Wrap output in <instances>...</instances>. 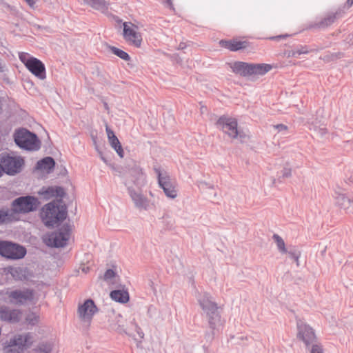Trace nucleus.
Masks as SVG:
<instances>
[{
  "label": "nucleus",
  "instance_id": "f257e3e1",
  "mask_svg": "<svg viewBox=\"0 0 353 353\" xmlns=\"http://www.w3.org/2000/svg\"><path fill=\"white\" fill-rule=\"evenodd\" d=\"M68 216L67 208L55 201L46 204L41 209V218L46 226L53 228L59 225Z\"/></svg>",
  "mask_w": 353,
  "mask_h": 353
},
{
  "label": "nucleus",
  "instance_id": "f03ea898",
  "mask_svg": "<svg viewBox=\"0 0 353 353\" xmlns=\"http://www.w3.org/2000/svg\"><path fill=\"white\" fill-rule=\"evenodd\" d=\"M197 301L206 314L209 327L214 329L221 322V315L218 311L217 304L208 292L199 294L197 296Z\"/></svg>",
  "mask_w": 353,
  "mask_h": 353
},
{
  "label": "nucleus",
  "instance_id": "7ed1b4c3",
  "mask_svg": "<svg viewBox=\"0 0 353 353\" xmlns=\"http://www.w3.org/2000/svg\"><path fill=\"white\" fill-rule=\"evenodd\" d=\"M14 140L18 147L28 151H37L41 148V141L37 134L26 128L16 130Z\"/></svg>",
  "mask_w": 353,
  "mask_h": 353
},
{
  "label": "nucleus",
  "instance_id": "20e7f679",
  "mask_svg": "<svg viewBox=\"0 0 353 353\" xmlns=\"http://www.w3.org/2000/svg\"><path fill=\"white\" fill-rule=\"evenodd\" d=\"M19 58L27 69L36 77L41 80L46 78V66L41 60L23 52L19 53Z\"/></svg>",
  "mask_w": 353,
  "mask_h": 353
},
{
  "label": "nucleus",
  "instance_id": "39448f33",
  "mask_svg": "<svg viewBox=\"0 0 353 353\" xmlns=\"http://www.w3.org/2000/svg\"><path fill=\"white\" fill-rule=\"evenodd\" d=\"M0 165L4 168V173L14 176L21 172L24 160L21 157H13L8 153L0 154Z\"/></svg>",
  "mask_w": 353,
  "mask_h": 353
},
{
  "label": "nucleus",
  "instance_id": "423d86ee",
  "mask_svg": "<svg viewBox=\"0 0 353 353\" xmlns=\"http://www.w3.org/2000/svg\"><path fill=\"white\" fill-rule=\"evenodd\" d=\"M24 246L10 241H0V255L9 259H21L26 254Z\"/></svg>",
  "mask_w": 353,
  "mask_h": 353
},
{
  "label": "nucleus",
  "instance_id": "0eeeda50",
  "mask_svg": "<svg viewBox=\"0 0 353 353\" xmlns=\"http://www.w3.org/2000/svg\"><path fill=\"white\" fill-rule=\"evenodd\" d=\"M216 125L224 133L227 134L232 139L239 138L242 139L245 136L238 130V122L235 118H232L226 115L221 116L217 122Z\"/></svg>",
  "mask_w": 353,
  "mask_h": 353
},
{
  "label": "nucleus",
  "instance_id": "6e6552de",
  "mask_svg": "<svg viewBox=\"0 0 353 353\" xmlns=\"http://www.w3.org/2000/svg\"><path fill=\"white\" fill-rule=\"evenodd\" d=\"M154 170L157 176L158 184L163 189L167 197L175 199L177 196V191L174 182L167 172L162 171L160 167L154 166Z\"/></svg>",
  "mask_w": 353,
  "mask_h": 353
},
{
  "label": "nucleus",
  "instance_id": "1a4fd4ad",
  "mask_svg": "<svg viewBox=\"0 0 353 353\" xmlns=\"http://www.w3.org/2000/svg\"><path fill=\"white\" fill-rule=\"evenodd\" d=\"M38 204V199L35 196H20L12 201V210L15 213H28L36 210Z\"/></svg>",
  "mask_w": 353,
  "mask_h": 353
},
{
  "label": "nucleus",
  "instance_id": "9d476101",
  "mask_svg": "<svg viewBox=\"0 0 353 353\" xmlns=\"http://www.w3.org/2000/svg\"><path fill=\"white\" fill-rule=\"evenodd\" d=\"M70 235L69 225H63L57 231L52 232L48 236L46 244L48 246L59 248L67 245Z\"/></svg>",
  "mask_w": 353,
  "mask_h": 353
},
{
  "label": "nucleus",
  "instance_id": "9b49d317",
  "mask_svg": "<svg viewBox=\"0 0 353 353\" xmlns=\"http://www.w3.org/2000/svg\"><path fill=\"white\" fill-rule=\"evenodd\" d=\"M297 337L301 340L306 347H309L311 344L317 341L314 330L309 325L303 321H297Z\"/></svg>",
  "mask_w": 353,
  "mask_h": 353
},
{
  "label": "nucleus",
  "instance_id": "f8f14e48",
  "mask_svg": "<svg viewBox=\"0 0 353 353\" xmlns=\"http://www.w3.org/2000/svg\"><path fill=\"white\" fill-rule=\"evenodd\" d=\"M6 344V347L11 350L14 348L20 353L31 345L30 334H17L7 341Z\"/></svg>",
  "mask_w": 353,
  "mask_h": 353
},
{
  "label": "nucleus",
  "instance_id": "ddd939ff",
  "mask_svg": "<svg viewBox=\"0 0 353 353\" xmlns=\"http://www.w3.org/2000/svg\"><path fill=\"white\" fill-rule=\"evenodd\" d=\"M10 302L14 305H23L33 299L32 290L26 289L25 290H14L7 292Z\"/></svg>",
  "mask_w": 353,
  "mask_h": 353
},
{
  "label": "nucleus",
  "instance_id": "4468645a",
  "mask_svg": "<svg viewBox=\"0 0 353 353\" xmlns=\"http://www.w3.org/2000/svg\"><path fill=\"white\" fill-rule=\"evenodd\" d=\"M21 312L18 309H12L3 305L0 306V320L10 323H17L21 320Z\"/></svg>",
  "mask_w": 353,
  "mask_h": 353
},
{
  "label": "nucleus",
  "instance_id": "2eb2a0df",
  "mask_svg": "<svg viewBox=\"0 0 353 353\" xmlns=\"http://www.w3.org/2000/svg\"><path fill=\"white\" fill-rule=\"evenodd\" d=\"M128 192L137 208L145 210L149 208V200L141 193V190L136 191L133 187L128 186Z\"/></svg>",
  "mask_w": 353,
  "mask_h": 353
},
{
  "label": "nucleus",
  "instance_id": "dca6fc26",
  "mask_svg": "<svg viewBox=\"0 0 353 353\" xmlns=\"http://www.w3.org/2000/svg\"><path fill=\"white\" fill-rule=\"evenodd\" d=\"M97 311L98 308L94 301L91 299H86L78 307L79 316L85 320H90Z\"/></svg>",
  "mask_w": 353,
  "mask_h": 353
},
{
  "label": "nucleus",
  "instance_id": "f3484780",
  "mask_svg": "<svg viewBox=\"0 0 353 353\" xmlns=\"http://www.w3.org/2000/svg\"><path fill=\"white\" fill-rule=\"evenodd\" d=\"M123 37L125 39L129 41L132 46L139 48L142 43V37L141 33L137 32L134 28L128 26L127 23H123Z\"/></svg>",
  "mask_w": 353,
  "mask_h": 353
},
{
  "label": "nucleus",
  "instance_id": "a211bd4d",
  "mask_svg": "<svg viewBox=\"0 0 353 353\" xmlns=\"http://www.w3.org/2000/svg\"><path fill=\"white\" fill-rule=\"evenodd\" d=\"M336 204L345 210L347 213H353V199L346 196L343 193L336 190L334 192Z\"/></svg>",
  "mask_w": 353,
  "mask_h": 353
},
{
  "label": "nucleus",
  "instance_id": "6ab92c4d",
  "mask_svg": "<svg viewBox=\"0 0 353 353\" xmlns=\"http://www.w3.org/2000/svg\"><path fill=\"white\" fill-rule=\"evenodd\" d=\"M105 131L110 145L116 151L117 154L121 158H123L124 156V151L122 145L114 131L108 126V124H105Z\"/></svg>",
  "mask_w": 353,
  "mask_h": 353
},
{
  "label": "nucleus",
  "instance_id": "aec40b11",
  "mask_svg": "<svg viewBox=\"0 0 353 353\" xmlns=\"http://www.w3.org/2000/svg\"><path fill=\"white\" fill-rule=\"evenodd\" d=\"M230 68L232 71L243 77H248L251 76V63L243 61H234Z\"/></svg>",
  "mask_w": 353,
  "mask_h": 353
},
{
  "label": "nucleus",
  "instance_id": "412c9836",
  "mask_svg": "<svg viewBox=\"0 0 353 353\" xmlns=\"http://www.w3.org/2000/svg\"><path fill=\"white\" fill-rule=\"evenodd\" d=\"M248 43L245 41L237 40H220L219 45L224 48L228 49L232 52H236L238 50L245 49L248 47Z\"/></svg>",
  "mask_w": 353,
  "mask_h": 353
},
{
  "label": "nucleus",
  "instance_id": "4be33fe9",
  "mask_svg": "<svg viewBox=\"0 0 353 353\" xmlns=\"http://www.w3.org/2000/svg\"><path fill=\"white\" fill-rule=\"evenodd\" d=\"M55 164V161L52 157H46L37 162L35 169L50 173L54 170Z\"/></svg>",
  "mask_w": 353,
  "mask_h": 353
},
{
  "label": "nucleus",
  "instance_id": "5701e85b",
  "mask_svg": "<svg viewBox=\"0 0 353 353\" xmlns=\"http://www.w3.org/2000/svg\"><path fill=\"white\" fill-rule=\"evenodd\" d=\"M340 15V11L330 14L322 19L319 22L310 25L309 28H325L332 25Z\"/></svg>",
  "mask_w": 353,
  "mask_h": 353
},
{
  "label": "nucleus",
  "instance_id": "b1692460",
  "mask_svg": "<svg viewBox=\"0 0 353 353\" xmlns=\"http://www.w3.org/2000/svg\"><path fill=\"white\" fill-rule=\"evenodd\" d=\"M110 296L113 301L120 303H126L130 300L129 293L124 289L112 290Z\"/></svg>",
  "mask_w": 353,
  "mask_h": 353
},
{
  "label": "nucleus",
  "instance_id": "393cba45",
  "mask_svg": "<svg viewBox=\"0 0 353 353\" xmlns=\"http://www.w3.org/2000/svg\"><path fill=\"white\" fill-rule=\"evenodd\" d=\"M272 65L267 63H252L251 76L264 75L272 69Z\"/></svg>",
  "mask_w": 353,
  "mask_h": 353
},
{
  "label": "nucleus",
  "instance_id": "a878e982",
  "mask_svg": "<svg viewBox=\"0 0 353 353\" xmlns=\"http://www.w3.org/2000/svg\"><path fill=\"white\" fill-rule=\"evenodd\" d=\"M84 3L102 12L108 9V3L105 0H83Z\"/></svg>",
  "mask_w": 353,
  "mask_h": 353
},
{
  "label": "nucleus",
  "instance_id": "bb28decb",
  "mask_svg": "<svg viewBox=\"0 0 353 353\" xmlns=\"http://www.w3.org/2000/svg\"><path fill=\"white\" fill-rule=\"evenodd\" d=\"M272 239L275 241L277 248L282 254H286L288 250L285 248V244L283 239L277 234H274Z\"/></svg>",
  "mask_w": 353,
  "mask_h": 353
},
{
  "label": "nucleus",
  "instance_id": "cd10ccee",
  "mask_svg": "<svg viewBox=\"0 0 353 353\" xmlns=\"http://www.w3.org/2000/svg\"><path fill=\"white\" fill-rule=\"evenodd\" d=\"M110 51L116 56L119 57L120 59L124 61H129L130 59V57L126 52L123 51L121 49H119L115 46H110Z\"/></svg>",
  "mask_w": 353,
  "mask_h": 353
},
{
  "label": "nucleus",
  "instance_id": "c85d7f7f",
  "mask_svg": "<svg viewBox=\"0 0 353 353\" xmlns=\"http://www.w3.org/2000/svg\"><path fill=\"white\" fill-rule=\"evenodd\" d=\"M39 194L43 196V198L46 200H48L52 197H54V186H49L48 188L43 187L39 192Z\"/></svg>",
  "mask_w": 353,
  "mask_h": 353
},
{
  "label": "nucleus",
  "instance_id": "c756f323",
  "mask_svg": "<svg viewBox=\"0 0 353 353\" xmlns=\"http://www.w3.org/2000/svg\"><path fill=\"white\" fill-rule=\"evenodd\" d=\"M12 214L9 212L8 210L0 208V225L11 221L12 220Z\"/></svg>",
  "mask_w": 353,
  "mask_h": 353
},
{
  "label": "nucleus",
  "instance_id": "7c9ffc66",
  "mask_svg": "<svg viewBox=\"0 0 353 353\" xmlns=\"http://www.w3.org/2000/svg\"><path fill=\"white\" fill-rule=\"evenodd\" d=\"M307 348L310 350V353H324L323 345L317 341Z\"/></svg>",
  "mask_w": 353,
  "mask_h": 353
},
{
  "label": "nucleus",
  "instance_id": "2f4dec72",
  "mask_svg": "<svg viewBox=\"0 0 353 353\" xmlns=\"http://www.w3.org/2000/svg\"><path fill=\"white\" fill-rule=\"evenodd\" d=\"M135 185L139 188L143 186L146 183V176L144 173L140 172L138 173V177L134 181Z\"/></svg>",
  "mask_w": 353,
  "mask_h": 353
},
{
  "label": "nucleus",
  "instance_id": "473e14b6",
  "mask_svg": "<svg viewBox=\"0 0 353 353\" xmlns=\"http://www.w3.org/2000/svg\"><path fill=\"white\" fill-rule=\"evenodd\" d=\"M52 346L50 343H41L39 346V353H52Z\"/></svg>",
  "mask_w": 353,
  "mask_h": 353
},
{
  "label": "nucleus",
  "instance_id": "72a5a7b5",
  "mask_svg": "<svg viewBox=\"0 0 353 353\" xmlns=\"http://www.w3.org/2000/svg\"><path fill=\"white\" fill-rule=\"evenodd\" d=\"M220 325H221V323L214 329L210 328L211 330L210 332H207L205 333V339L208 342H211L214 339V336L216 334V332L218 330Z\"/></svg>",
  "mask_w": 353,
  "mask_h": 353
},
{
  "label": "nucleus",
  "instance_id": "f704fd0d",
  "mask_svg": "<svg viewBox=\"0 0 353 353\" xmlns=\"http://www.w3.org/2000/svg\"><path fill=\"white\" fill-rule=\"evenodd\" d=\"M54 197H59L61 199L64 197L65 192L63 188L61 186L54 187Z\"/></svg>",
  "mask_w": 353,
  "mask_h": 353
},
{
  "label": "nucleus",
  "instance_id": "c9c22d12",
  "mask_svg": "<svg viewBox=\"0 0 353 353\" xmlns=\"http://www.w3.org/2000/svg\"><path fill=\"white\" fill-rule=\"evenodd\" d=\"M291 174H292L291 169L288 168H284L281 170V175L279 176L277 180L279 182H281V178H283V179L288 178V177H290L291 176Z\"/></svg>",
  "mask_w": 353,
  "mask_h": 353
},
{
  "label": "nucleus",
  "instance_id": "e433bc0d",
  "mask_svg": "<svg viewBox=\"0 0 353 353\" xmlns=\"http://www.w3.org/2000/svg\"><path fill=\"white\" fill-rule=\"evenodd\" d=\"M288 254L290 255V258L294 260L296 262L297 265H299V259L300 257V252L298 250H288Z\"/></svg>",
  "mask_w": 353,
  "mask_h": 353
},
{
  "label": "nucleus",
  "instance_id": "4c0bfd02",
  "mask_svg": "<svg viewBox=\"0 0 353 353\" xmlns=\"http://www.w3.org/2000/svg\"><path fill=\"white\" fill-rule=\"evenodd\" d=\"M116 275L115 272L112 269H108L103 275L104 281L108 282Z\"/></svg>",
  "mask_w": 353,
  "mask_h": 353
},
{
  "label": "nucleus",
  "instance_id": "58836bf2",
  "mask_svg": "<svg viewBox=\"0 0 353 353\" xmlns=\"http://www.w3.org/2000/svg\"><path fill=\"white\" fill-rule=\"evenodd\" d=\"M288 57L298 58L300 56V52H298L296 49L289 50L285 53Z\"/></svg>",
  "mask_w": 353,
  "mask_h": 353
},
{
  "label": "nucleus",
  "instance_id": "ea45409f",
  "mask_svg": "<svg viewBox=\"0 0 353 353\" xmlns=\"http://www.w3.org/2000/svg\"><path fill=\"white\" fill-rule=\"evenodd\" d=\"M298 52H300V55L303 54H307L309 52V50L306 46H300L297 49H296Z\"/></svg>",
  "mask_w": 353,
  "mask_h": 353
},
{
  "label": "nucleus",
  "instance_id": "a19ab883",
  "mask_svg": "<svg viewBox=\"0 0 353 353\" xmlns=\"http://www.w3.org/2000/svg\"><path fill=\"white\" fill-rule=\"evenodd\" d=\"M288 37H289L288 34H280V35H277V36H274V37H270V39L279 41L281 39H284Z\"/></svg>",
  "mask_w": 353,
  "mask_h": 353
},
{
  "label": "nucleus",
  "instance_id": "79ce46f5",
  "mask_svg": "<svg viewBox=\"0 0 353 353\" xmlns=\"http://www.w3.org/2000/svg\"><path fill=\"white\" fill-rule=\"evenodd\" d=\"M275 128L279 132H281V131L287 130L288 127L285 125H284V124H278V125H275Z\"/></svg>",
  "mask_w": 353,
  "mask_h": 353
},
{
  "label": "nucleus",
  "instance_id": "37998d69",
  "mask_svg": "<svg viewBox=\"0 0 353 353\" xmlns=\"http://www.w3.org/2000/svg\"><path fill=\"white\" fill-rule=\"evenodd\" d=\"M188 47V44L185 42H181L177 48L178 50H183Z\"/></svg>",
  "mask_w": 353,
  "mask_h": 353
},
{
  "label": "nucleus",
  "instance_id": "c03bdc74",
  "mask_svg": "<svg viewBox=\"0 0 353 353\" xmlns=\"http://www.w3.org/2000/svg\"><path fill=\"white\" fill-rule=\"evenodd\" d=\"M137 334H138L139 336L141 339H143V337H144V333H143V332L141 330V329L140 327H138V328H137Z\"/></svg>",
  "mask_w": 353,
  "mask_h": 353
},
{
  "label": "nucleus",
  "instance_id": "a18cd8bd",
  "mask_svg": "<svg viewBox=\"0 0 353 353\" xmlns=\"http://www.w3.org/2000/svg\"><path fill=\"white\" fill-rule=\"evenodd\" d=\"M28 6L33 7L35 4V0H24Z\"/></svg>",
  "mask_w": 353,
  "mask_h": 353
},
{
  "label": "nucleus",
  "instance_id": "49530a36",
  "mask_svg": "<svg viewBox=\"0 0 353 353\" xmlns=\"http://www.w3.org/2000/svg\"><path fill=\"white\" fill-rule=\"evenodd\" d=\"M165 3V5L169 6L170 8H173L172 2L171 0H166Z\"/></svg>",
  "mask_w": 353,
  "mask_h": 353
},
{
  "label": "nucleus",
  "instance_id": "de8ad7c7",
  "mask_svg": "<svg viewBox=\"0 0 353 353\" xmlns=\"http://www.w3.org/2000/svg\"><path fill=\"white\" fill-rule=\"evenodd\" d=\"M4 168L3 165H0V177L3 176V174L4 173Z\"/></svg>",
  "mask_w": 353,
  "mask_h": 353
},
{
  "label": "nucleus",
  "instance_id": "09e8293b",
  "mask_svg": "<svg viewBox=\"0 0 353 353\" xmlns=\"http://www.w3.org/2000/svg\"><path fill=\"white\" fill-rule=\"evenodd\" d=\"M353 4V0H347V5L348 7L352 6Z\"/></svg>",
  "mask_w": 353,
  "mask_h": 353
},
{
  "label": "nucleus",
  "instance_id": "8fccbe9b",
  "mask_svg": "<svg viewBox=\"0 0 353 353\" xmlns=\"http://www.w3.org/2000/svg\"><path fill=\"white\" fill-rule=\"evenodd\" d=\"M320 130H321V134H325V129L322 128V129H321Z\"/></svg>",
  "mask_w": 353,
  "mask_h": 353
},
{
  "label": "nucleus",
  "instance_id": "3c124183",
  "mask_svg": "<svg viewBox=\"0 0 353 353\" xmlns=\"http://www.w3.org/2000/svg\"><path fill=\"white\" fill-rule=\"evenodd\" d=\"M104 105H105V109L108 108V104L106 103H105Z\"/></svg>",
  "mask_w": 353,
  "mask_h": 353
},
{
  "label": "nucleus",
  "instance_id": "603ef678",
  "mask_svg": "<svg viewBox=\"0 0 353 353\" xmlns=\"http://www.w3.org/2000/svg\"><path fill=\"white\" fill-rule=\"evenodd\" d=\"M14 272H16V273H17V272H18V270H17V269H15V270H14Z\"/></svg>",
  "mask_w": 353,
  "mask_h": 353
}]
</instances>
